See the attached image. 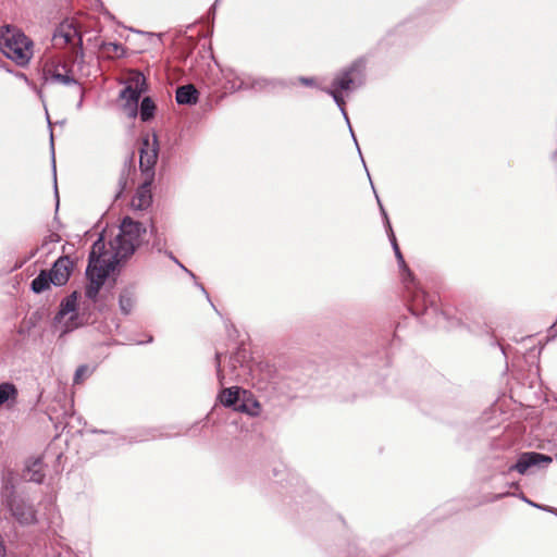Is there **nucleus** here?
Instances as JSON below:
<instances>
[{
    "label": "nucleus",
    "mask_w": 557,
    "mask_h": 557,
    "mask_svg": "<svg viewBox=\"0 0 557 557\" xmlns=\"http://www.w3.org/2000/svg\"><path fill=\"white\" fill-rule=\"evenodd\" d=\"M145 230L141 224L125 218L122 221L117 235L106 248L103 237L96 240L89 253V262L86 275L89 284L85 295L95 300L107 277L115 270V267L124 259L132 256L139 244V237Z\"/></svg>",
    "instance_id": "nucleus-1"
},
{
    "label": "nucleus",
    "mask_w": 557,
    "mask_h": 557,
    "mask_svg": "<svg viewBox=\"0 0 557 557\" xmlns=\"http://www.w3.org/2000/svg\"><path fill=\"white\" fill-rule=\"evenodd\" d=\"M33 41L20 29L5 27L0 36V49L2 53L17 65L28 64L34 53Z\"/></svg>",
    "instance_id": "nucleus-2"
},
{
    "label": "nucleus",
    "mask_w": 557,
    "mask_h": 557,
    "mask_svg": "<svg viewBox=\"0 0 557 557\" xmlns=\"http://www.w3.org/2000/svg\"><path fill=\"white\" fill-rule=\"evenodd\" d=\"M44 75L47 82L70 86L78 84L74 71V62L64 55H58L48 61L44 66Z\"/></svg>",
    "instance_id": "nucleus-3"
},
{
    "label": "nucleus",
    "mask_w": 557,
    "mask_h": 557,
    "mask_svg": "<svg viewBox=\"0 0 557 557\" xmlns=\"http://www.w3.org/2000/svg\"><path fill=\"white\" fill-rule=\"evenodd\" d=\"M146 77L138 71H131L126 78V86L120 97L125 101L124 108L129 116H136L140 96L147 90Z\"/></svg>",
    "instance_id": "nucleus-4"
},
{
    "label": "nucleus",
    "mask_w": 557,
    "mask_h": 557,
    "mask_svg": "<svg viewBox=\"0 0 557 557\" xmlns=\"http://www.w3.org/2000/svg\"><path fill=\"white\" fill-rule=\"evenodd\" d=\"M158 160V140L157 136L153 135L150 139L149 137H146L143 140V146L140 148V156H139V168L143 172H146L149 174V176H152V170L157 163Z\"/></svg>",
    "instance_id": "nucleus-5"
},
{
    "label": "nucleus",
    "mask_w": 557,
    "mask_h": 557,
    "mask_svg": "<svg viewBox=\"0 0 557 557\" xmlns=\"http://www.w3.org/2000/svg\"><path fill=\"white\" fill-rule=\"evenodd\" d=\"M355 71L354 67H350L349 70L343 72L341 75H338L333 84L332 87L329 89H325V91L333 97L336 104L339 107L342 112L345 113V102L343 97L341 96L342 91H346L352 88L354 85V78H352V72Z\"/></svg>",
    "instance_id": "nucleus-6"
},
{
    "label": "nucleus",
    "mask_w": 557,
    "mask_h": 557,
    "mask_svg": "<svg viewBox=\"0 0 557 557\" xmlns=\"http://www.w3.org/2000/svg\"><path fill=\"white\" fill-rule=\"evenodd\" d=\"M53 41L55 46H81L82 37L73 22H63L59 25L53 35Z\"/></svg>",
    "instance_id": "nucleus-7"
},
{
    "label": "nucleus",
    "mask_w": 557,
    "mask_h": 557,
    "mask_svg": "<svg viewBox=\"0 0 557 557\" xmlns=\"http://www.w3.org/2000/svg\"><path fill=\"white\" fill-rule=\"evenodd\" d=\"M72 270V262L69 257L59 258L52 269L49 271V280L55 286L64 285L70 277Z\"/></svg>",
    "instance_id": "nucleus-8"
},
{
    "label": "nucleus",
    "mask_w": 557,
    "mask_h": 557,
    "mask_svg": "<svg viewBox=\"0 0 557 557\" xmlns=\"http://www.w3.org/2000/svg\"><path fill=\"white\" fill-rule=\"evenodd\" d=\"M152 201L150 183H145L138 187L135 196L132 199V207L136 210L147 209Z\"/></svg>",
    "instance_id": "nucleus-9"
},
{
    "label": "nucleus",
    "mask_w": 557,
    "mask_h": 557,
    "mask_svg": "<svg viewBox=\"0 0 557 557\" xmlns=\"http://www.w3.org/2000/svg\"><path fill=\"white\" fill-rule=\"evenodd\" d=\"M175 98L180 104H195L198 101V91L194 85H184L177 88Z\"/></svg>",
    "instance_id": "nucleus-10"
},
{
    "label": "nucleus",
    "mask_w": 557,
    "mask_h": 557,
    "mask_svg": "<svg viewBox=\"0 0 557 557\" xmlns=\"http://www.w3.org/2000/svg\"><path fill=\"white\" fill-rule=\"evenodd\" d=\"M77 306V294L74 292L70 296H67L60 306V310L58 312L57 319L62 320L67 314H73L76 311Z\"/></svg>",
    "instance_id": "nucleus-11"
},
{
    "label": "nucleus",
    "mask_w": 557,
    "mask_h": 557,
    "mask_svg": "<svg viewBox=\"0 0 557 557\" xmlns=\"http://www.w3.org/2000/svg\"><path fill=\"white\" fill-rule=\"evenodd\" d=\"M100 52L107 58L114 59L123 57L125 49L117 42H102L100 45Z\"/></svg>",
    "instance_id": "nucleus-12"
},
{
    "label": "nucleus",
    "mask_w": 557,
    "mask_h": 557,
    "mask_svg": "<svg viewBox=\"0 0 557 557\" xmlns=\"http://www.w3.org/2000/svg\"><path fill=\"white\" fill-rule=\"evenodd\" d=\"M410 309L413 312V314H417V315L422 314L428 310L426 295L424 292L419 290L414 294Z\"/></svg>",
    "instance_id": "nucleus-13"
},
{
    "label": "nucleus",
    "mask_w": 557,
    "mask_h": 557,
    "mask_svg": "<svg viewBox=\"0 0 557 557\" xmlns=\"http://www.w3.org/2000/svg\"><path fill=\"white\" fill-rule=\"evenodd\" d=\"M156 104L150 97H145L141 100L139 114L144 122L151 120L154 115Z\"/></svg>",
    "instance_id": "nucleus-14"
},
{
    "label": "nucleus",
    "mask_w": 557,
    "mask_h": 557,
    "mask_svg": "<svg viewBox=\"0 0 557 557\" xmlns=\"http://www.w3.org/2000/svg\"><path fill=\"white\" fill-rule=\"evenodd\" d=\"M51 281L49 280V274L42 271L37 277H35L32 282V289L39 294L50 287Z\"/></svg>",
    "instance_id": "nucleus-15"
},
{
    "label": "nucleus",
    "mask_w": 557,
    "mask_h": 557,
    "mask_svg": "<svg viewBox=\"0 0 557 557\" xmlns=\"http://www.w3.org/2000/svg\"><path fill=\"white\" fill-rule=\"evenodd\" d=\"M134 294L125 290L120 295L119 305L120 309L124 314H128L134 306Z\"/></svg>",
    "instance_id": "nucleus-16"
},
{
    "label": "nucleus",
    "mask_w": 557,
    "mask_h": 557,
    "mask_svg": "<svg viewBox=\"0 0 557 557\" xmlns=\"http://www.w3.org/2000/svg\"><path fill=\"white\" fill-rule=\"evenodd\" d=\"M95 371L94 367L83 364L77 368L74 375V383H79L81 381L88 380L92 372Z\"/></svg>",
    "instance_id": "nucleus-17"
},
{
    "label": "nucleus",
    "mask_w": 557,
    "mask_h": 557,
    "mask_svg": "<svg viewBox=\"0 0 557 557\" xmlns=\"http://www.w3.org/2000/svg\"><path fill=\"white\" fill-rule=\"evenodd\" d=\"M391 240H392L393 248H394V251H395L396 258H397V260H398V262H399L400 267H406V264H405V260H404V258H403V255H401V252H400V250H399V247H398V245H397V243H396V238H395V236H394V234H393V233L391 234Z\"/></svg>",
    "instance_id": "nucleus-18"
},
{
    "label": "nucleus",
    "mask_w": 557,
    "mask_h": 557,
    "mask_svg": "<svg viewBox=\"0 0 557 557\" xmlns=\"http://www.w3.org/2000/svg\"><path fill=\"white\" fill-rule=\"evenodd\" d=\"M300 82L302 84L307 85V86L313 85V79L312 78H305V77H302V78H300Z\"/></svg>",
    "instance_id": "nucleus-19"
},
{
    "label": "nucleus",
    "mask_w": 557,
    "mask_h": 557,
    "mask_svg": "<svg viewBox=\"0 0 557 557\" xmlns=\"http://www.w3.org/2000/svg\"><path fill=\"white\" fill-rule=\"evenodd\" d=\"M220 358H221V354H220V352H216V355H215V359H216V361H218V363H219V364H220Z\"/></svg>",
    "instance_id": "nucleus-20"
}]
</instances>
